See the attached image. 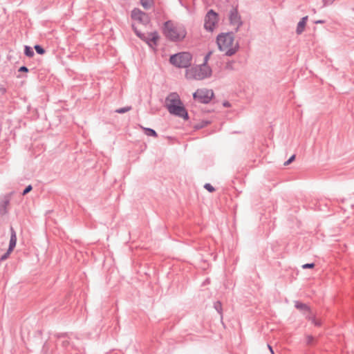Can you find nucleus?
<instances>
[{
    "mask_svg": "<svg viewBox=\"0 0 354 354\" xmlns=\"http://www.w3.org/2000/svg\"><path fill=\"white\" fill-rule=\"evenodd\" d=\"M234 33L235 32L231 31L228 32H222L216 37V43L218 49L225 52L227 56H232L234 55L239 48L238 42L234 44Z\"/></svg>",
    "mask_w": 354,
    "mask_h": 354,
    "instance_id": "nucleus-1",
    "label": "nucleus"
},
{
    "mask_svg": "<svg viewBox=\"0 0 354 354\" xmlns=\"http://www.w3.org/2000/svg\"><path fill=\"white\" fill-rule=\"evenodd\" d=\"M165 103L168 111L171 115L182 118L185 120L189 119V114L177 93H170L166 97Z\"/></svg>",
    "mask_w": 354,
    "mask_h": 354,
    "instance_id": "nucleus-2",
    "label": "nucleus"
},
{
    "mask_svg": "<svg viewBox=\"0 0 354 354\" xmlns=\"http://www.w3.org/2000/svg\"><path fill=\"white\" fill-rule=\"evenodd\" d=\"M164 34L171 41H180L186 37L187 31L183 25H175L171 21L164 24Z\"/></svg>",
    "mask_w": 354,
    "mask_h": 354,
    "instance_id": "nucleus-3",
    "label": "nucleus"
},
{
    "mask_svg": "<svg viewBox=\"0 0 354 354\" xmlns=\"http://www.w3.org/2000/svg\"><path fill=\"white\" fill-rule=\"evenodd\" d=\"M192 55L187 52L173 55L169 58L170 63L178 68H187L191 65Z\"/></svg>",
    "mask_w": 354,
    "mask_h": 354,
    "instance_id": "nucleus-4",
    "label": "nucleus"
},
{
    "mask_svg": "<svg viewBox=\"0 0 354 354\" xmlns=\"http://www.w3.org/2000/svg\"><path fill=\"white\" fill-rule=\"evenodd\" d=\"M213 97V91L206 88L198 89L193 94L194 100L199 103L203 104L209 103Z\"/></svg>",
    "mask_w": 354,
    "mask_h": 354,
    "instance_id": "nucleus-5",
    "label": "nucleus"
},
{
    "mask_svg": "<svg viewBox=\"0 0 354 354\" xmlns=\"http://www.w3.org/2000/svg\"><path fill=\"white\" fill-rule=\"evenodd\" d=\"M228 17L231 26H235L234 32H237L243 25L241 17L238 12L237 7L232 6L229 11Z\"/></svg>",
    "mask_w": 354,
    "mask_h": 354,
    "instance_id": "nucleus-6",
    "label": "nucleus"
},
{
    "mask_svg": "<svg viewBox=\"0 0 354 354\" xmlns=\"http://www.w3.org/2000/svg\"><path fill=\"white\" fill-rule=\"evenodd\" d=\"M218 14L212 9L209 10L205 17V28L209 32H212L215 28L216 24L218 23Z\"/></svg>",
    "mask_w": 354,
    "mask_h": 354,
    "instance_id": "nucleus-7",
    "label": "nucleus"
},
{
    "mask_svg": "<svg viewBox=\"0 0 354 354\" xmlns=\"http://www.w3.org/2000/svg\"><path fill=\"white\" fill-rule=\"evenodd\" d=\"M212 74V69L209 66H208L207 64H203L198 71H197V73L194 75L195 78L198 80H203L205 78H207L209 77Z\"/></svg>",
    "mask_w": 354,
    "mask_h": 354,
    "instance_id": "nucleus-8",
    "label": "nucleus"
},
{
    "mask_svg": "<svg viewBox=\"0 0 354 354\" xmlns=\"http://www.w3.org/2000/svg\"><path fill=\"white\" fill-rule=\"evenodd\" d=\"M131 18L133 20L138 21L139 22H147L148 21V17L146 13L142 12L139 8H134L131 11Z\"/></svg>",
    "mask_w": 354,
    "mask_h": 354,
    "instance_id": "nucleus-9",
    "label": "nucleus"
},
{
    "mask_svg": "<svg viewBox=\"0 0 354 354\" xmlns=\"http://www.w3.org/2000/svg\"><path fill=\"white\" fill-rule=\"evenodd\" d=\"M295 307L299 310L303 315L306 317V315H312L310 307L306 304L302 303L299 301H295Z\"/></svg>",
    "mask_w": 354,
    "mask_h": 354,
    "instance_id": "nucleus-10",
    "label": "nucleus"
},
{
    "mask_svg": "<svg viewBox=\"0 0 354 354\" xmlns=\"http://www.w3.org/2000/svg\"><path fill=\"white\" fill-rule=\"evenodd\" d=\"M149 38H148V40L147 41V44L148 46L154 49L155 47L157 46V41L159 39V36L157 32H153L149 33Z\"/></svg>",
    "mask_w": 354,
    "mask_h": 354,
    "instance_id": "nucleus-11",
    "label": "nucleus"
},
{
    "mask_svg": "<svg viewBox=\"0 0 354 354\" xmlns=\"http://www.w3.org/2000/svg\"><path fill=\"white\" fill-rule=\"evenodd\" d=\"M10 239L9 246H8V249L10 251L12 252L14 250L15 248L16 247L17 238L16 232L12 226L10 227Z\"/></svg>",
    "mask_w": 354,
    "mask_h": 354,
    "instance_id": "nucleus-12",
    "label": "nucleus"
},
{
    "mask_svg": "<svg viewBox=\"0 0 354 354\" xmlns=\"http://www.w3.org/2000/svg\"><path fill=\"white\" fill-rule=\"evenodd\" d=\"M10 203V198L8 196H5L3 199L0 201V216H4L8 213L7 207Z\"/></svg>",
    "mask_w": 354,
    "mask_h": 354,
    "instance_id": "nucleus-13",
    "label": "nucleus"
},
{
    "mask_svg": "<svg viewBox=\"0 0 354 354\" xmlns=\"http://www.w3.org/2000/svg\"><path fill=\"white\" fill-rule=\"evenodd\" d=\"M308 20V16H305L301 19L299 22L297 24L296 32L297 35H301L304 30Z\"/></svg>",
    "mask_w": 354,
    "mask_h": 354,
    "instance_id": "nucleus-14",
    "label": "nucleus"
},
{
    "mask_svg": "<svg viewBox=\"0 0 354 354\" xmlns=\"http://www.w3.org/2000/svg\"><path fill=\"white\" fill-rule=\"evenodd\" d=\"M306 319L308 321H310L313 324H314L315 326L319 327L322 326V322L321 320L316 319L315 316L312 315H306Z\"/></svg>",
    "mask_w": 354,
    "mask_h": 354,
    "instance_id": "nucleus-15",
    "label": "nucleus"
},
{
    "mask_svg": "<svg viewBox=\"0 0 354 354\" xmlns=\"http://www.w3.org/2000/svg\"><path fill=\"white\" fill-rule=\"evenodd\" d=\"M140 3L145 10H149L152 8L154 2L153 0H140Z\"/></svg>",
    "mask_w": 354,
    "mask_h": 354,
    "instance_id": "nucleus-16",
    "label": "nucleus"
},
{
    "mask_svg": "<svg viewBox=\"0 0 354 354\" xmlns=\"http://www.w3.org/2000/svg\"><path fill=\"white\" fill-rule=\"evenodd\" d=\"M211 122L207 120H203L198 123L196 124L194 127L196 129H201L205 127H207L208 124H209Z\"/></svg>",
    "mask_w": 354,
    "mask_h": 354,
    "instance_id": "nucleus-17",
    "label": "nucleus"
},
{
    "mask_svg": "<svg viewBox=\"0 0 354 354\" xmlns=\"http://www.w3.org/2000/svg\"><path fill=\"white\" fill-rule=\"evenodd\" d=\"M214 308L220 315L221 318L223 319V308L222 304L220 301H216L214 303Z\"/></svg>",
    "mask_w": 354,
    "mask_h": 354,
    "instance_id": "nucleus-18",
    "label": "nucleus"
},
{
    "mask_svg": "<svg viewBox=\"0 0 354 354\" xmlns=\"http://www.w3.org/2000/svg\"><path fill=\"white\" fill-rule=\"evenodd\" d=\"M24 55L28 57H32L35 55L32 48L29 46H25Z\"/></svg>",
    "mask_w": 354,
    "mask_h": 354,
    "instance_id": "nucleus-19",
    "label": "nucleus"
},
{
    "mask_svg": "<svg viewBox=\"0 0 354 354\" xmlns=\"http://www.w3.org/2000/svg\"><path fill=\"white\" fill-rule=\"evenodd\" d=\"M144 132L147 136H152L154 138L158 137V134L156 131L151 128H144Z\"/></svg>",
    "mask_w": 354,
    "mask_h": 354,
    "instance_id": "nucleus-20",
    "label": "nucleus"
},
{
    "mask_svg": "<svg viewBox=\"0 0 354 354\" xmlns=\"http://www.w3.org/2000/svg\"><path fill=\"white\" fill-rule=\"evenodd\" d=\"M135 33L136 35L140 37L142 40L145 41L147 43V41L148 40V38H149V34L148 35H145V34L140 32L137 29H134Z\"/></svg>",
    "mask_w": 354,
    "mask_h": 354,
    "instance_id": "nucleus-21",
    "label": "nucleus"
},
{
    "mask_svg": "<svg viewBox=\"0 0 354 354\" xmlns=\"http://www.w3.org/2000/svg\"><path fill=\"white\" fill-rule=\"evenodd\" d=\"M36 53L39 55H44L46 52L45 49L40 45L36 44L34 46Z\"/></svg>",
    "mask_w": 354,
    "mask_h": 354,
    "instance_id": "nucleus-22",
    "label": "nucleus"
},
{
    "mask_svg": "<svg viewBox=\"0 0 354 354\" xmlns=\"http://www.w3.org/2000/svg\"><path fill=\"white\" fill-rule=\"evenodd\" d=\"M131 109H132V107L131 106H127L116 109L115 112L118 113H124L128 112L130 110H131Z\"/></svg>",
    "mask_w": 354,
    "mask_h": 354,
    "instance_id": "nucleus-23",
    "label": "nucleus"
},
{
    "mask_svg": "<svg viewBox=\"0 0 354 354\" xmlns=\"http://www.w3.org/2000/svg\"><path fill=\"white\" fill-rule=\"evenodd\" d=\"M204 188L209 193H212L216 190L215 188L210 183H205L204 185Z\"/></svg>",
    "mask_w": 354,
    "mask_h": 354,
    "instance_id": "nucleus-24",
    "label": "nucleus"
},
{
    "mask_svg": "<svg viewBox=\"0 0 354 354\" xmlns=\"http://www.w3.org/2000/svg\"><path fill=\"white\" fill-rule=\"evenodd\" d=\"M12 251H10L8 249L7 250L6 252L4 253L1 257H0V262L1 261H5L6 259H7L10 254H11Z\"/></svg>",
    "mask_w": 354,
    "mask_h": 354,
    "instance_id": "nucleus-25",
    "label": "nucleus"
},
{
    "mask_svg": "<svg viewBox=\"0 0 354 354\" xmlns=\"http://www.w3.org/2000/svg\"><path fill=\"white\" fill-rule=\"evenodd\" d=\"M315 266V263H305V264L302 265L301 268L303 269H312V268H314Z\"/></svg>",
    "mask_w": 354,
    "mask_h": 354,
    "instance_id": "nucleus-26",
    "label": "nucleus"
},
{
    "mask_svg": "<svg viewBox=\"0 0 354 354\" xmlns=\"http://www.w3.org/2000/svg\"><path fill=\"white\" fill-rule=\"evenodd\" d=\"M234 61H229L226 63L225 64V69L227 70H234Z\"/></svg>",
    "mask_w": 354,
    "mask_h": 354,
    "instance_id": "nucleus-27",
    "label": "nucleus"
},
{
    "mask_svg": "<svg viewBox=\"0 0 354 354\" xmlns=\"http://www.w3.org/2000/svg\"><path fill=\"white\" fill-rule=\"evenodd\" d=\"M32 189V186L31 185H29L25 187V189L22 192V195L25 196L27 194H28L31 190Z\"/></svg>",
    "mask_w": 354,
    "mask_h": 354,
    "instance_id": "nucleus-28",
    "label": "nucleus"
},
{
    "mask_svg": "<svg viewBox=\"0 0 354 354\" xmlns=\"http://www.w3.org/2000/svg\"><path fill=\"white\" fill-rule=\"evenodd\" d=\"M296 159V156H290L289 159L285 161L283 164V166H287L294 162Z\"/></svg>",
    "mask_w": 354,
    "mask_h": 354,
    "instance_id": "nucleus-29",
    "label": "nucleus"
},
{
    "mask_svg": "<svg viewBox=\"0 0 354 354\" xmlns=\"http://www.w3.org/2000/svg\"><path fill=\"white\" fill-rule=\"evenodd\" d=\"M314 342V337L312 335H308L306 337V344L308 345H311Z\"/></svg>",
    "mask_w": 354,
    "mask_h": 354,
    "instance_id": "nucleus-30",
    "label": "nucleus"
},
{
    "mask_svg": "<svg viewBox=\"0 0 354 354\" xmlns=\"http://www.w3.org/2000/svg\"><path fill=\"white\" fill-rule=\"evenodd\" d=\"M335 0H322L323 7L328 6L329 5L333 4Z\"/></svg>",
    "mask_w": 354,
    "mask_h": 354,
    "instance_id": "nucleus-31",
    "label": "nucleus"
},
{
    "mask_svg": "<svg viewBox=\"0 0 354 354\" xmlns=\"http://www.w3.org/2000/svg\"><path fill=\"white\" fill-rule=\"evenodd\" d=\"M57 338H62L68 337L67 333H57L55 335Z\"/></svg>",
    "mask_w": 354,
    "mask_h": 354,
    "instance_id": "nucleus-32",
    "label": "nucleus"
},
{
    "mask_svg": "<svg viewBox=\"0 0 354 354\" xmlns=\"http://www.w3.org/2000/svg\"><path fill=\"white\" fill-rule=\"evenodd\" d=\"M70 345V342L68 340H63L62 342V346L64 348H68V346Z\"/></svg>",
    "mask_w": 354,
    "mask_h": 354,
    "instance_id": "nucleus-33",
    "label": "nucleus"
},
{
    "mask_svg": "<svg viewBox=\"0 0 354 354\" xmlns=\"http://www.w3.org/2000/svg\"><path fill=\"white\" fill-rule=\"evenodd\" d=\"M28 71V68L26 66H22L19 68V72L26 73Z\"/></svg>",
    "mask_w": 354,
    "mask_h": 354,
    "instance_id": "nucleus-34",
    "label": "nucleus"
},
{
    "mask_svg": "<svg viewBox=\"0 0 354 354\" xmlns=\"http://www.w3.org/2000/svg\"><path fill=\"white\" fill-rule=\"evenodd\" d=\"M211 53H211V52H209L208 54H207V55L205 56V57H204V62H203V64H207V60H208V59H209V56H210Z\"/></svg>",
    "mask_w": 354,
    "mask_h": 354,
    "instance_id": "nucleus-35",
    "label": "nucleus"
},
{
    "mask_svg": "<svg viewBox=\"0 0 354 354\" xmlns=\"http://www.w3.org/2000/svg\"><path fill=\"white\" fill-rule=\"evenodd\" d=\"M223 106L225 107H230V104L229 102H224L223 104Z\"/></svg>",
    "mask_w": 354,
    "mask_h": 354,
    "instance_id": "nucleus-36",
    "label": "nucleus"
},
{
    "mask_svg": "<svg viewBox=\"0 0 354 354\" xmlns=\"http://www.w3.org/2000/svg\"><path fill=\"white\" fill-rule=\"evenodd\" d=\"M268 347L270 351L271 352V353L274 354V351H273L272 347L270 344H268Z\"/></svg>",
    "mask_w": 354,
    "mask_h": 354,
    "instance_id": "nucleus-37",
    "label": "nucleus"
},
{
    "mask_svg": "<svg viewBox=\"0 0 354 354\" xmlns=\"http://www.w3.org/2000/svg\"><path fill=\"white\" fill-rule=\"evenodd\" d=\"M315 23V24H324V20H317Z\"/></svg>",
    "mask_w": 354,
    "mask_h": 354,
    "instance_id": "nucleus-38",
    "label": "nucleus"
},
{
    "mask_svg": "<svg viewBox=\"0 0 354 354\" xmlns=\"http://www.w3.org/2000/svg\"><path fill=\"white\" fill-rule=\"evenodd\" d=\"M46 345H47V343H46V342H45V343H44V346H43V349H45V348H46Z\"/></svg>",
    "mask_w": 354,
    "mask_h": 354,
    "instance_id": "nucleus-39",
    "label": "nucleus"
},
{
    "mask_svg": "<svg viewBox=\"0 0 354 354\" xmlns=\"http://www.w3.org/2000/svg\"><path fill=\"white\" fill-rule=\"evenodd\" d=\"M353 10H354V8H353Z\"/></svg>",
    "mask_w": 354,
    "mask_h": 354,
    "instance_id": "nucleus-40",
    "label": "nucleus"
}]
</instances>
